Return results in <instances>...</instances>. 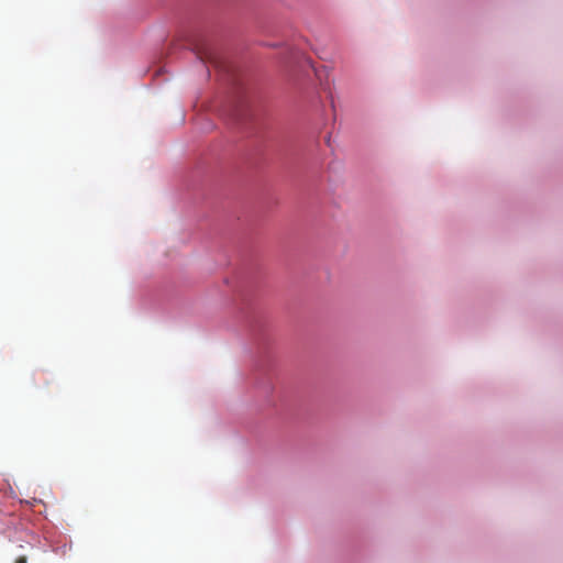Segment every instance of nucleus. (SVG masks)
Returning <instances> with one entry per match:
<instances>
[{
    "instance_id": "f257e3e1",
    "label": "nucleus",
    "mask_w": 563,
    "mask_h": 563,
    "mask_svg": "<svg viewBox=\"0 0 563 563\" xmlns=\"http://www.w3.org/2000/svg\"><path fill=\"white\" fill-rule=\"evenodd\" d=\"M14 563H27V558L25 555H21L16 558Z\"/></svg>"
}]
</instances>
